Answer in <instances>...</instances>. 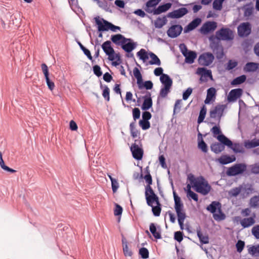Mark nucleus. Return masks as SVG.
I'll use <instances>...</instances> for the list:
<instances>
[{
  "mask_svg": "<svg viewBox=\"0 0 259 259\" xmlns=\"http://www.w3.org/2000/svg\"><path fill=\"white\" fill-rule=\"evenodd\" d=\"M96 24L98 25V30L99 31H108L109 30L110 23L108 21L102 19V21L98 18H95Z\"/></svg>",
  "mask_w": 259,
  "mask_h": 259,
  "instance_id": "nucleus-20",
  "label": "nucleus"
},
{
  "mask_svg": "<svg viewBox=\"0 0 259 259\" xmlns=\"http://www.w3.org/2000/svg\"><path fill=\"white\" fill-rule=\"evenodd\" d=\"M122 244L123 247V252L125 256H132L133 255V252L132 250L129 248L127 242L124 238H123L122 239Z\"/></svg>",
  "mask_w": 259,
  "mask_h": 259,
  "instance_id": "nucleus-32",
  "label": "nucleus"
},
{
  "mask_svg": "<svg viewBox=\"0 0 259 259\" xmlns=\"http://www.w3.org/2000/svg\"><path fill=\"white\" fill-rule=\"evenodd\" d=\"M102 48L105 54L108 56L110 60H116V61L113 62L115 66L119 64L120 63V56L119 55L115 54L114 50L111 47V42L109 40L104 42L102 45Z\"/></svg>",
  "mask_w": 259,
  "mask_h": 259,
  "instance_id": "nucleus-5",
  "label": "nucleus"
},
{
  "mask_svg": "<svg viewBox=\"0 0 259 259\" xmlns=\"http://www.w3.org/2000/svg\"><path fill=\"white\" fill-rule=\"evenodd\" d=\"M145 197L147 203L150 206H152V203L154 202L158 203V197L155 194L151 186H146Z\"/></svg>",
  "mask_w": 259,
  "mask_h": 259,
  "instance_id": "nucleus-9",
  "label": "nucleus"
},
{
  "mask_svg": "<svg viewBox=\"0 0 259 259\" xmlns=\"http://www.w3.org/2000/svg\"><path fill=\"white\" fill-rule=\"evenodd\" d=\"M41 68L42 71V72L44 74L45 79H48L49 77L50 73L49 71V69L48 66L45 63H42L41 65Z\"/></svg>",
  "mask_w": 259,
  "mask_h": 259,
  "instance_id": "nucleus-53",
  "label": "nucleus"
},
{
  "mask_svg": "<svg viewBox=\"0 0 259 259\" xmlns=\"http://www.w3.org/2000/svg\"><path fill=\"white\" fill-rule=\"evenodd\" d=\"M242 187L239 185L238 187L232 189L229 192L230 196L236 197L239 194H241Z\"/></svg>",
  "mask_w": 259,
  "mask_h": 259,
  "instance_id": "nucleus-42",
  "label": "nucleus"
},
{
  "mask_svg": "<svg viewBox=\"0 0 259 259\" xmlns=\"http://www.w3.org/2000/svg\"><path fill=\"white\" fill-rule=\"evenodd\" d=\"M131 151L133 157L137 160H141L143 156V150L135 143L132 145Z\"/></svg>",
  "mask_w": 259,
  "mask_h": 259,
  "instance_id": "nucleus-17",
  "label": "nucleus"
},
{
  "mask_svg": "<svg viewBox=\"0 0 259 259\" xmlns=\"http://www.w3.org/2000/svg\"><path fill=\"white\" fill-rule=\"evenodd\" d=\"M184 56L185 57V62L187 63L192 64L194 62L197 54L195 52L189 51L186 54L184 53Z\"/></svg>",
  "mask_w": 259,
  "mask_h": 259,
  "instance_id": "nucleus-29",
  "label": "nucleus"
},
{
  "mask_svg": "<svg viewBox=\"0 0 259 259\" xmlns=\"http://www.w3.org/2000/svg\"><path fill=\"white\" fill-rule=\"evenodd\" d=\"M243 90L241 89H235L232 90L228 96L229 102H235L242 95Z\"/></svg>",
  "mask_w": 259,
  "mask_h": 259,
  "instance_id": "nucleus-18",
  "label": "nucleus"
},
{
  "mask_svg": "<svg viewBox=\"0 0 259 259\" xmlns=\"http://www.w3.org/2000/svg\"><path fill=\"white\" fill-rule=\"evenodd\" d=\"M250 205L252 207H257L259 206V196H255L252 197L250 200Z\"/></svg>",
  "mask_w": 259,
  "mask_h": 259,
  "instance_id": "nucleus-45",
  "label": "nucleus"
},
{
  "mask_svg": "<svg viewBox=\"0 0 259 259\" xmlns=\"http://www.w3.org/2000/svg\"><path fill=\"white\" fill-rule=\"evenodd\" d=\"M136 47V43L133 42L131 39V41H127L126 43L121 45L122 49L127 53L132 52Z\"/></svg>",
  "mask_w": 259,
  "mask_h": 259,
  "instance_id": "nucleus-28",
  "label": "nucleus"
},
{
  "mask_svg": "<svg viewBox=\"0 0 259 259\" xmlns=\"http://www.w3.org/2000/svg\"><path fill=\"white\" fill-rule=\"evenodd\" d=\"M133 116L135 120L139 119L140 117V111L138 108H135L133 110Z\"/></svg>",
  "mask_w": 259,
  "mask_h": 259,
  "instance_id": "nucleus-60",
  "label": "nucleus"
},
{
  "mask_svg": "<svg viewBox=\"0 0 259 259\" xmlns=\"http://www.w3.org/2000/svg\"><path fill=\"white\" fill-rule=\"evenodd\" d=\"M215 36L220 40H231L233 39L234 34L230 29L222 28L216 32Z\"/></svg>",
  "mask_w": 259,
  "mask_h": 259,
  "instance_id": "nucleus-8",
  "label": "nucleus"
},
{
  "mask_svg": "<svg viewBox=\"0 0 259 259\" xmlns=\"http://www.w3.org/2000/svg\"><path fill=\"white\" fill-rule=\"evenodd\" d=\"M192 188L198 193L203 195H207L211 190V186L203 177H195L193 175L188 177Z\"/></svg>",
  "mask_w": 259,
  "mask_h": 259,
  "instance_id": "nucleus-1",
  "label": "nucleus"
},
{
  "mask_svg": "<svg viewBox=\"0 0 259 259\" xmlns=\"http://www.w3.org/2000/svg\"><path fill=\"white\" fill-rule=\"evenodd\" d=\"M258 64L254 62H249L245 66L244 70L246 72H254L258 68Z\"/></svg>",
  "mask_w": 259,
  "mask_h": 259,
  "instance_id": "nucleus-35",
  "label": "nucleus"
},
{
  "mask_svg": "<svg viewBox=\"0 0 259 259\" xmlns=\"http://www.w3.org/2000/svg\"><path fill=\"white\" fill-rule=\"evenodd\" d=\"M196 73L201 76L200 80L202 82L207 81L208 78L211 80H212L213 79L211 71L210 70L207 69L205 68H198L196 71Z\"/></svg>",
  "mask_w": 259,
  "mask_h": 259,
  "instance_id": "nucleus-12",
  "label": "nucleus"
},
{
  "mask_svg": "<svg viewBox=\"0 0 259 259\" xmlns=\"http://www.w3.org/2000/svg\"><path fill=\"white\" fill-rule=\"evenodd\" d=\"M146 171L147 174L144 176V179L145 180L147 185L151 186L152 184V179L148 166L146 168Z\"/></svg>",
  "mask_w": 259,
  "mask_h": 259,
  "instance_id": "nucleus-44",
  "label": "nucleus"
},
{
  "mask_svg": "<svg viewBox=\"0 0 259 259\" xmlns=\"http://www.w3.org/2000/svg\"><path fill=\"white\" fill-rule=\"evenodd\" d=\"M237 65L238 63L237 61L235 60H230L227 63L226 69L227 70H230L236 67L237 66Z\"/></svg>",
  "mask_w": 259,
  "mask_h": 259,
  "instance_id": "nucleus-52",
  "label": "nucleus"
},
{
  "mask_svg": "<svg viewBox=\"0 0 259 259\" xmlns=\"http://www.w3.org/2000/svg\"><path fill=\"white\" fill-rule=\"evenodd\" d=\"M133 74L137 79V82L140 89H142L143 88H145L147 90L152 89L153 86L152 82L150 80H148L143 83L142 74L138 68L135 67L134 68Z\"/></svg>",
  "mask_w": 259,
  "mask_h": 259,
  "instance_id": "nucleus-7",
  "label": "nucleus"
},
{
  "mask_svg": "<svg viewBox=\"0 0 259 259\" xmlns=\"http://www.w3.org/2000/svg\"><path fill=\"white\" fill-rule=\"evenodd\" d=\"M213 60L214 56L211 53H204L199 56L198 62L202 66H208L212 63Z\"/></svg>",
  "mask_w": 259,
  "mask_h": 259,
  "instance_id": "nucleus-11",
  "label": "nucleus"
},
{
  "mask_svg": "<svg viewBox=\"0 0 259 259\" xmlns=\"http://www.w3.org/2000/svg\"><path fill=\"white\" fill-rule=\"evenodd\" d=\"M139 254L141 255V257L143 259H146L149 257V251L145 247H142L139 249Z\"/></svg>",
  "mask_w": 259,
  "mask_h": 259,
  "instance_id": "nucleus-47",
  "label": "nucleus"
},
{
  "mask_svg": "<svg viewBox=\"0 0 259 259\" xmlns=\"http://www.w3.org/2000/svg\"><path fill=\"white\" fill-rule=\"evenodd\" d=\"M245 245L244 242L242 240H239L236 244L237 250L239 252H241L244 248Z\"/></svg>",
  "mask_w": 259,
  "mask_h": 259,
  "instance_id": "nucleus-59",
  "label": "nucleus"
},
{
  "mask_svg": "<svg viewBox=\"0 0 259 259\" xmlns=\"http://www.w3.org/2000/svg\"><path fill=\"white\" fill-rule=\"evenodd\" d=\"M211 48L218 59H222L223 57L224 54L223 48L221 45L219 44L213 43L211 44Z\"/></svg>",
  "mask_w": 259,
  "mask_h": 259,
  "instance_id": "nucleus-22",
  "label": "nucleus"
},
{
  "mask_svg": "<svg viewBox=\"0 0 259 259\" xmlns=\"http://www.w3.org/2000/svg\"><path fill=\"white\" fill-rule=\"evenodd\" d=\"M137 55L143 62H145L149 59V57H150L151 58V60L149 62L150 65L155 64L159 66L161 64L160 59L154 53L152 52L148 53L144 49H141L137 52Z\"/></svg>",
  "mask_w": 259,
  "mask_h": 259,
  "instance_id": "nucleus-3",
  "label": "nucleus"
},
{
  "mask_svg": "<svg viewBox=\"0 0 259 259\" xmlns=\"http://www.w3.org/2000/svg\"><path fill=\"white\" fill-rule=\"evenodd\" d=\"M144 100L142 106V109L147 110L149 109L152 106V100L150 97H144Z\"/></svg>",
  "mask_w": 259,
  "mask_h": 259,
  "instance_id": "nucleus-37",
  "label": "nucleus"
},
{
  "mask_svg": "<svg viewBox=\"0 0 259 259\" xmlns=\"http://www.w3.org/2000/svg\"><path fill=\"white\" fill-rule=\"evenodd\" d=\"M150 231L152 234L153 236L156 238V239H160L161 238V236L160 235V233L159 231H157L156 228L153 223H151L150 225Z\"/></svg>",
  "mask_w": 259,
  "mask_h": 259,
  "instance_id": "nucleus-41",
  "label": "nucleus"
},
{
  "mask_svg": "<svg viewBox=\"0 0 259 259\" xmlns=\"http://www.w3.org/2000/svg\"><path fill=\"white\" fill-rule=\"evenodd\" d=\"M223 2L214 0L213 3V8L217 10H221L222 8Z\"/></svg>",
  "mask_w": 259,
  "mask_h": 259,
  "instance_id": "nucleus-61",
  "label": "nucleus"
},
{
  "mask_svg": "<svg viewBox=\"0 0 259 259\" xmlns=\"http://www.w3.org/2000/svg\"><path fill=\"white\" fill-rule=\"evenodd\" d=\"M102 96L107 101L110 100V90L109 88L105 85L103 91Z\"/></svg>",
  "mask_w": 259,
  "mask_h": 259,
  "instance_id": "nucleus-51",
  "label": "nucleus"
},
{
  "mask_svg": "<svg viewBox=\"0 0 259 259\" xmlns=\"http://www.w3.org/2000/svg\"><path fill=\"white\" fill-rule=\"evenodd\" d=\"M246 79L245 75H242L234 79L231 82V85H236L243 83Z\"/></svg>",
  "mask_w": 259,
  "mask_h": 259,
  "instance_id": "nucleus-40",
  "label": "nucleus"
},
{
  "mask_svg": "<svg viewBox=\"0 0 259 259\" xmlns=\"http://www.w3.org/2000/svg\"><path fill=\"white\" fill-rule=\"evenodd\" d=\"M241 187H242L241 192L242 198H245L248 196L249 194L252 193L253 190L251 185L243 184L241 185Z\"/></svg>",
  "mask_w": 259,
  "mask_h": 259,
  "instance_id": "nucleus-27",
  "label": "nucleus"
},
{
  "mask_svg": "<svg viewBox=\"0 0 259 259\" xmlns=\"http://www.w3.org/2000/svg\"><path fill=\"white\" fill-rule=\"evenodd\" d=\"M192 93V89L191 88H188L183 94V99L184 100H186L190 95Z\"/></svg>",
  "mask_w": 259,
  "mask_h": 259,
  "instance_id": "nucleus-62",
  "label": "nucleus"
},
{
  "mask_svg": "<svg viewBox=\"0 0 259 259\" xmlns=\"http://www.w3.org/2000/svg\"><path fill=\"white\" fill-rule=\"evenodd\" d=\"M156 206H153V205H152V212L153 213V214L156 216V217H158L160 215V212H161V208L160 207V203L159 202V201H158V203H156Z\"/></svg>",
  "mask_w": 259,
  "mask_h": 259,
  "instance_id": "nucleus-43",
  "label": "nucleus"
},
{
  "mask_svg": "<svg viewBox=\"0 0 259 259\" xmlns=\"http://www.w3.org/2000/svg\"><path fill=\"white\" fill-rule=\"evenodd\" d=\"M93 69L94 73L96 76H97L98 77H100L102 75V72L101 70L100 67L99 65H96L94 66L93 67Z\"/></svg>",
  "mask_w": 259,
  "mask_h": 259,
  "instance_id": "nucleus-58",
  "label": "nucleus"
},
{
  "mask_svg": "<svg viewBox=\"0 0 259 259\" xmlns=\"http://www.w3.org/2000/svg\"><path fill=\"white\" fill-rule=\"evenodd\" d=\"M206 113V109L204 106L201 109L199 113V115L198 118V122L199 123L202 122L205 116V114Z\"/></svg>",
  "mask_w": 259,
  "mask_h": 259,
  "instance_id": "nucleus-49",
  "label": "nucleus"
},
{
  "mask_svg": "<svg viewBox=\"0 0 259 259\" xmlns=\"http://www.w3.org/2000/svg\"><path fill=\"white\" fill-rule=\"evenodd\" d=\"M225 146L222 143L215 142L210 146V149L212 151L216 154L222 152L225 149Z\"/></svg>",
  "mask_w": 259,
  "mask_h": 259,
  "instance_id": "nucleus-26",
  "label": "nucleus"
},
{
  "mask_svg": "<svg viewBox=\"0 0 259 259\" xmlns=\"http://www.w3.org/2000/svg\"><path fill=\"white\" fill-rule=\"evenodd\" d=\"M201 22V19L199 18L194 19L191 21L184 29L185 32L190 31L196 28Z\"/></svg>",
  "mask_w": 259,
  "mask_h": 259,
  "instance_id": "nucleus-25",
  "label": "nucleus"
},
{
  "mask_svg": "<svg viewBox=\"0 0 259 259\" xmlns=\"http://www.w3.org/2000/svg\"><path fill=\"white\" fill-rule=\"evenodd\" d=\"M217 91L214 88H210L207 91L206 98L204 103L206 104L210 103L212 100H214L215 98Z\"/></svg>",
  "mask_w": 259,
  "mask_h": 259,
  "instance_id": "nucleus-24",
  "label": "nucleus"
},
{
  "mask_svg": "<svg viewBox=\"0 0 259 259\" xmlns=\"http://www.w3.org/2000/svg\"><path fill=\"white\" fill-rule=\"evenodd\" d=\"M139 125L143 130H146L150 127V123L147 120H140Z\"/></svg>",
  "mask_w": 259,
  "mask_h": 259,
  "instance_id": "nucleus-54",
  "label": "nucleus"
},
{
  "mask_svg": "<svg viewBox=\"0 0 259 259\" xmlns=\"http://www.w3.org/2000/svg\"><path fill=\"white\" fill-rule=\"evenodd\" d=\"M226 108L224 105H217L210 111V117L212 118H221Z\"/></svg>",
  "mask_w": 259,
  "mask_h": 259,
  "instance_id": "nucleus-16",
  "label": "nucleus"
},
{
  "mask_svg": "<svg viewBox=\"0 0 259 259\" xmlns=\"http://www.w3.org/2000/svg\"><path fill=\"white\" fill-rule=\"evenodd\" d=\"M171 6V4L170 3H166L165 4L160 5L154 11V14L158 15L163 12H165L169 9Z\"/></svg>",
  "mask_w": 259,
  "mask_h": 259,
  "instance_id": "nucleus-31",
  "label": "nucleus"
},
{
  "mask_svg": "<svg viewBox=\"0 0 259 259\" xmlns=\"http://www.w3.org/2000/svg\"><path fill=\"white\" fill-rule=\"evenodd\" d=\"M171 87L164 86L160 91V96L162 98H165L170 92Z\"/></svg>",
  "mask_w": 259,
  "mask_h": 259,
  "instance_id": "nucleus-50",
  "label": "nucleus"
},
{
  "mask_svg": "<svg viewBox=\"0 0 259 259\" xmlns=\"http://www.w3.org/2000/svg\"><path fill=\"white\" fill-rule=\"evenodd\" d=\"M206 209L213 214L215 220L221 221L225 219V215L221 210V204L219 202L212 201L207 206Z\"/></svg>",
  "mask_w": 259,
  "mask_h": 259,
  "instance_id": "nucleus-4",
  "label": "nucleus"
},
{
  "mask_svg": "<svg viewBox=\"0 0 259 259\" xmlns=\"http://www.w3.org/2000/svg\"><path fill=\"white\" fill-rule=\"evenodd\" d=\"M187 197L189 199H192L196 202H197L198 201V195L196 193L193 192L192 191H190L189 193H187Z\"/></svg>",
  "mask_w": 259,
  "mask_h": 259,
  "instance_id": "nucleus-55",
  "label": "nucleus"
},
{
  "mask_svg": "<svg viewBox=\"0 0 259 259\" xmlns=\"http://www.w3.org/2000/svg\"><path fill=\"white\" fill-rule=\"evenodd\" d=\"M236 158L234 156H229L228 155H222L218 159V161L223 164H226L235 161Z\"/></svg>",
  "mask_w": 259,
  "mask_h": 259,
  "instance_id": "nucleus-30",
  "label": "nucleus"
},
{
  "mask_svg": "<svg viewBox=\"0 0 259 259\" xmlns=\"http://www.w3.org/2000/svg\"><path fill=\"white\" fill-rule=\"evenodd\" d=\"M197 236L202 243L207 244L209 242V238L207 235H203L200 228L197 229Z\"/></svg>",
  "mask_w": 259,
  "mask_h": 259,
  "instance_id": "nucleus-39",
  "label": "nucleus"
},
{
  "mask_svg": "<svg viewBox=\"0 0 259 259\" xmlns=\"http://www.w3.org/2000/svg\"><path fill=\"white\" fill-rule=\"evenodd\" d=\"M174 238L177 241L180 242L183 239V233L180 231H177L175 233Z\"/></svg>",
  "mask_w": 259,
  "mask_h": 259,
  "instance_id": "nucleus-64",
  "label": "nucleus"
},
{
  "mask_svg": "<svg viewBox=\"0 0 259 259\" xmlns=\"http://www.w3.org/2000/svg\"><path fill=\"white\" fill-rule=\"evenodd\" d=\"M244 16L245 17H250L253 13L254 8L252 5L248 4L243 7Z\"/></svg>",
  "mask_w": 259,
  "mask_h": 259,
  "instance_id": "nucleus-38",
  "label": "nucleus"
},
{
  "mask_svg": "<svg viewBox=\"0 0 259 259\" xmlns=\"http://www.w3.org/2000/svg\"><path fill=\"white\" fill-rule=\"evenodd\" d=\"M122 212V208L119 205L116 204L115 208L114 211V214L115 215H121Z\"/></svg>",
  "mask_w": 259,
  "mask_h": 259,
  "instance_id": "nucleus-63",
  "label": "nucleus"
},
{
  "mask_svg": "<svg viewBox=\"0 0 259 259\" xmlns=\"http://www.w3.org/2000/svg\"><path fill=\"white\" fill-rule=\"evenodd\" d=\"M182 104V100H177L176 101L174 108V114H175L177 112H179L180 111Z\"/></svg>",
  "mask_w": 259,
  "mask_h": 259,
  "instance_id": "nucleus-56",
  "label": "nucleus"
},
{
  "mask_svg": "<svg viewBox=\"0 0 259 259\" xmlns=\"http://www.w3.org/2000/svg\"><path fill=\"white\" fill-rule=\"evenodd\" d=\"M187 13L188 10L186 8H181L169 13L167 17L171 18H179L187 14Z\"/></svg>",
  "mask_w": 259,
  "mask_h": 259,
  "instance_id": "nucleus-19",
  "label": "nucleus"
},
{
  "mask_svg": "<svg viewBox=\"0 0 259 259\" xmlns=\"http://www.w3.org/2000/svg\"><path fill=\"white\" fill-rule=\"evenodd\" d=\"M248 252L254 256H259V245L257 246H252L250 247L248 249Z\"/></svg>",
  "mask_w": 259,
  "mask_h": 259,
  "instance_id": "nucleus-48",
  "label": "nucleus"
},
{
  "mask_svg": "<svg viewBox=\"0 0 259 259\" xmlns=\"http://www.w3.org/2000/svg\"><path fill=\"white\" fill-rule=\"evenodd\" d=\"M237 30L240 36H247L251 33V25L248 22L242 23L238 26Z\"/></svg>",
  "mask_w": 259,
  "mask_h": 259,
  "instance_id": "nucleus-13",
  "label": "nucleus"
},
{
  "mask_svg": "<svg viewBox=\"0 0 259 259\" xmlns=\"http://www.w3.org/2000/svg\"><path fill=\"white\" fill-rule=\"evenodd\" d=\"M217 27V24L215 22L208 21L203 24L201 27L200 32L203 34H206L214 31Z\"/></svg>",
  "mask_w": 259,
  "mask_h": 259,
  "instance_id": "nucleus-14",
  "label": "nucleus"
},
{
  "mask_svg": "<svg viewBox=\"0 0 259 259\" xmlns=\"http://www.w3.org/2000/svg\"><path fill=\"white\" fill-rule=\"evenodd\" d=\"M166 17L157 18L154 22V26L156 28H161L167 23Z\"/></svg>",
  "mask_w": 259,
  "mask_h": 259,
  "instance_id": "nucleus-36",
  "label": "nucleus"
},
{
  "mask_svg": "<svg viewBox=\"0 0 259 259\" xmlns=\"http://www.w3.org/2000/svg\"><path fill=\"white\" fill-rule=\"evenodd\" d=\"M198 147L199 149H201L202 152L204 153H206L208 151L207 146L206 144L204 142L202 138V135L200 133L198 134Z\"/></svg>",
  "mask_w": 259,
  "mask_h": 259,
  "instance_id": "nucleus-34",
  "label": "nucleus"
},
{
  "mask_svg": "<svg viewBox=\"0 0 259 259\" xmlns=\"http://www.w3.org/2000/svg\"><path fill=\"white\" fill-rule=\"evenodd\" d=\"M160 81L164 86L171 87L172 84V81L169 76L166 74L161 75L160 78Z\"/></svg>",
  "mask_w": 259,
  "mask_h": 259,
  "instance_id": "nucleus-33",
  "label": "nucleus"
},
{
  "mask_svg": "<svg viewBox=\"0 0 259 259\" xmlns=\"http://www.w3.org/2000/svg\"><path fill=\"white\" fill-rule=\"evenodd\" d=\"M183 27L180 25H173L167 31V35L171 38L178 36L182 32Z\"/></svg>",
  "mask_w": 259,
  "mask_h": 259,
  "instance_id": "nucleus-15",
  "label": "nucleus"
},
{
  "mask_svg": "<svg viewBox=\"0 0 259 259\" xmlns=\"http://www.w3.org/2000/svg\"><path fill=\"white\" fill-rule=\"evenodd\" d=\"M217 139L224 145L231 148L236 153L243 152V148L239 144H233L232 142L227 138L225 135H220L217 137Z\"/></svg>",
  "mask_w": 259,
  "mask_h": 259,
  "instance_id": "nucleus-6",
  "label": "nucleus"
},
{
  "mask_svg": "<svg viewBox=\"0 0 259 259\" xmlns=\"http://www.w3.org/2000/svg\"><path fill=\"white\" fill-rule=\"evenodd\" d=\"M174 197L175 200V208L178 216V223L182 230L184 229V223L186 218V213L183 209V204L181 202V198L174 191Z\"/></svg>",
  "mask_w": 259,
  "mask_h": 259,
  "instance_id": "nucleus-2",
  "label": "nucleus"
},
{
  "mask_svg": "<svg viewBox=\"0 0 259 259\" xmlns=\"http://www.w3.org/2000/svg\"><path fill=\"white\" fill-rule=\"evenodd\" d=\"M246 169V166L245 164H236L229 168L227 173L228 176H235L242 174Z\"/></svg>",
  "mask_w": 259,
  "mask_h": 259,
  "instance_id": "nucleus-10",
  "label": "nucleus"
},
{
  "mask_svg": "<svg viewBox=\"0 0 259 259\" xmlns=\"http://www.w3.org/2000/svg\"><path fill=\"white\" fill-rule=\"evenodd\" d=\"M255 214L253 215L249 218H244L240 222L241 225L244 228H248L253 225L255 223Z\"/></svg>",
  "mask_w": 259,
  "mask_h": 259,
  "instance_id": "nucleus-23",
  "label": "nucleus"
},
{
  "mask_svg": "<svg viewBox=\"0 0 259 259\" xmlns=\"http://www.w3.org/2000/svg\"><path fill=\"white\" fill-rule=\"evenodd\" d=\"M210 131L212 133L213 136L217 139L219 136L222 135L220 127L216 125L212 127L210 130Z\"/></svg>",
  "mask_w": 259,
  "mask_h": 259,
  "instance_id": "nucleus-46",
  "label": "nucleus"
},
{
  "mask_svg": "<svg viewBox=\"0 0 259 259\" xmlns=\"http://www.w3.org/2000/svg\"><path fill=\"white\" fill-rule=\"evenodd\" d=\"M252 235L257 239H259V225L254 226L251 230Z\"/></svg>",
  "mask_w": 259,
  "mask_h": 259,
  "instance_id": "nucleus-57",
  "label": "nucleus"
},
{
  "mask_svg": "<svg viewBox=\"0 0 259 259\" xmlns=\"http://www.w3.org/2000/svg\"><path fill=\"white\" fill-rule=\"evenodd\" d=\"M111 39L113 43L117 45H121L122 44L126 43L127 41H131L130 38H125L121 34L112 35Z\"/></svg>",
  "mask_w": 259,
  "mask_h": 259,
  "instance_id": "nucleus-21",
  "label": "nucleus"
}]
</instances>
